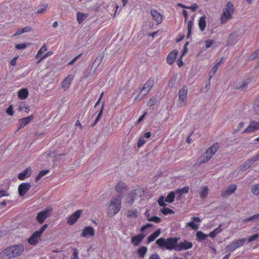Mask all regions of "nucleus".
<instances>
[{
    "mask_svg": "<svg viewBox=\"0 0 259 259\" xmlns=\"http://www.w3.org/2000/svg\"><path fill=\"white\" fill-rule=\"evenodd\" d=\"M24 250L22 244L11 245L1 252L2 259H10L20 255Z\"/></svg>",
    "mask_w": 259,
    "mask_h": 259,
    "instance_id": "nucleus-1",
    "label": "nucleus"
},
{
    "mask_svg": "<svg viewBox=\"0 0 259 259\" xmlns=\"http://www.w3.org/2000/svg\"><path fill=\"white\" fill-rule=\"evenodd\" d=\"M179 238L168 237L166 239L160 237L156 241V244L158 247L161 249L168 250H176V245Z\"/></svg>",
    "mask_w": 259,
    "mask_h": 259,
    "instance_id": "nucleus-2",
    "label": "nucleus"
},
{
    "mask_svg": "<svg viewBox=\"0 0 259 259\" xmlns=\"http://www.w3.org/2000/svg\"><path fill=\"white\" fill-rule=\"evenodd\" d=\"M122 198L121 194H120L111 198L108 210L109 215L111 217L114 216L120 211L121 207Z\"/></svg>",
    "mask_w": 259,
    "mask_h": 259,
    "instance_id": "nucleus-3",
    "label": "nucleus"
},
{
    "mask_svg": "<svg viewBox=\"0 0 259 259\" xmlns=\"http://www.w3.org/2000/svg\"><path fill=\"white\" fill-rule=\"evenodd\" d=\"M219 148V145L218 143H216L208 148L206 152L201 155L200 157L201 162L205 163L208 161L218 151Z\"/></svg>",
    "mask_w": 259,
    "mask_h": 259,
    "instance_id": "nucleus-4",
    "label": "nucleus"
},
{
    "mask_svg": "<svg viewBox=\"0 0 259 259\" xmlns=\"http://www.w3.org/2000/svg\"><path fill=\"white\" fill-rule=\"evenodd\" d=\"M234 12V6L230 2H228L226 5V8L223 9V14L221 16L222 23L226 22L228 19L232 18V13Z\"/></svg>",
    "mask_w": 259,
    "mask_h": 259,
    "instance_id": "nucleus-5",
    "label": "nucleus"
},
{
    "mask_svg": "<svg viewBox=\"0 0 259 259\" xmlns=\"http://www.w3.org/2000/svg\"><path fill=\"white\" fill-rule=\"evenodd\" d=\"M246 241V239L245 238L234 240L227 245L225 249L227 251H233L236 249L242 246Z\"/></svg>",
    "mask_w": 259,
    "mask_h": 259,
    "instance_id": "nucleus-6",
    "label": "nucleus"
},
{
    "mask_svg": "<svg viewBox=\"0 0 259 259\" xmlns=\"http://www.w3.org/2000/svg\"><path fill=\"white\" fill-rule=\"evenodd\" d=\"M188 88L186 85L179 92V100L180 106L184 105L187 101Z\"/></svg>",
    "mask_w": 259,
    "mask_h": 259,
    "instance_id": "nucleus-7",
    "label": "nucleus"
},
{
    "mask_svg": "<svg viewBox=\"0 0 259 259\" xmlns=\"http://www.w3.org/2000/svg\"><path fill=\"white\" fill-rule=\"evenodd\" d=\"M82 212V210L78 209L75 211L74 213H73L69 217H68L67 220V223L69 225H73L74 224L78 219L80 217L81 214Z\"/></svg>",
    "mask_w": 259,
    "mask_h": 259,
    "instance_id": "nucleus-8",
    "label": "nucleus"
},
{
    "mask_svg": "<svg viewBox=\"0 0 259 259\" xmlns=\"http://www.w3.org/2000/svg\"><path fill=\"white\" fill-rule=\"evenodd\" d=\"M258 130H259V121L251 120L249 125L243 131L242 133H251Z\"/></svg>",
    "mask_w": 259,
    "mask_h": 259,
    "instance_id": "nucleus-9",
    "label": "nucleus"
},
{
    "mask_svg": "<svg viewBox=\"0 0 259 259\" xmlns=\"http://www.w3.org/2000/svg\"><path fill=\"white\" fill-rule=\"evenodd\" d=\"M193 244L191 242L185 240L178 243L177 241V245H176V251H180L182 250H186L191 248Z\"/></svg>",
    "mask_w": 259,
    "mask_h": 259,
    "instance_id": "nucleus-10",
    "label": "nucleus"
},
{
    "mask_svg": "<svg viewBox=\"0 0 259 259\" xmlns=\"http://www.w3.org/2000/svg\"><path fill=\"white\" fill-rule=\"evenodd\" d=\"M30 183H23L18 187V193L20 196H24L26 193L29 190L31 187Z\"/></svg>",
    "mask_w": 259,
    "mask_h": 259,
    "instance_id": "nucleus-11",
    "label": "nucleus"
},
{
    "mask_svg": "<svg viewBox=\"0 0 259 259\" xmlns=\"http://www.w3.org/2000/svg\"><path fill=\"white\" fill-rule=\"evenodd\" d=\"M154 78H150L145 83L143 88L141 89V93L144 92L143 96H146L151 90L154 84Z\"/></svg>",
    "mask_w": 259,
    "mask_h": 259,
    "instance_id": "nucleus-12",
    "label": "nucleus"
},
{
    "mask_svg": "<svg viewBox=\"0 0 259 259\" xmlns=\"http://www.w3.org/2000/svg\"><path fill=\"white\" fill-rule=\"evenodd\" d=\"M50 210L45 209L39 212L36 216V219L40 224H42L45 220L49 217Z\"/></svg>",
    "mask_w": 259,
    "mask_h": 259,
    "instance_id": "nucleus-13",
    "label": "nucleus"
},
{
    "mask_svg": "<svg viewBox=\"0 0 259 259\" xmlns=\"http://www.w3.org/2000/svg\"><path fill=\"white\" fill-rule=\"evenodd\" d=\"M105 56V53L104 52H101L99 55L97 56V57L96 58L95 61H94L92 67H95V68L93 70V73H95V72L96 71L97 69L98 68L101 62H102V60L104 57Z\"/></svg>",
    "mask_w": 259,
    "mask_h": 259,
    "instance_id": "nucleus-14",
    "label": "nucleus"
},
{
    "mask_svg": "<svg viewBox=\"0 0 259 259\" xmlns=\"http://www.w3.org/2000/svg\"><path fill=\"white\" fill-rule=\"evenodd\" d=\"M146 235L143 233L135 235L132 237L131 242L135 246H138L143 240L145 237Z\"/></svg>",
    "mask_w": 259,
    "mask_h": 259,
    "instance_id": "nucleus-15",
    "label": "nucleus"
},
{
    "mask_svg": "<svg viewBox=\"0 0 259 259\" xmlns=\"http://www.w3.org/2000/svg\"><path fill=\"white\" fill-rule=\"evenodd\" d=\"M33 118V116L32 115L29 116L28 117H24L21 119H20L18 121V123L19 124V127L18 130L23 128L26 125L28 124L30 121Z\"/></svg>",
    "mask_w": 259,
    "mask_h": 259,
    "instance_id": "nucleus-16",
    "label": "nucleus"
},
{
    "mask_svg": "<svg viewBox=\"0 0 259 259\" xmlns=\"http://www.w3.org/2000/svg\"><path fill=\"white\" fill-rule=\"evenodd\" d=\"M74 76L73 75H69L62 82V88L65 90H67L69 88L71 83L73 79Z\"/></svg>",
    "mask_w": 259,
    "mask_h": 259,
    "instance_id": "nucleus-17",
    "label": "nucleus"
},
{
    "mask_svg": "<svg viewBox=\"0 0 259 259\" xmlns=\"http://www.w3.org/2000/svg\"><path fill=\"white\" fill-rule=\"evenodd\" d=\"M236 187L235 184L229 185L226 190L222 191V196L225 197L230 195L236 190Z\"/></svg>",
    "mask_w": 259,
    "mask_h": 259,
    "instance_id": "nucleus-18",
    "label": "nucleus"
},
{
    "mask_svg": "<svg viewBox=\"0 0 259 259\" xmlns=\"http://www.w3.org/2000/svg\"><path fill=\"white\" fill-rule=\"evenodd\" d=\"M161 233V229L160 228L158 229L154 233L149 235L147 238V244H149L151 242L154 241Z\"/></svg>",
    "mask_w": 259,
    "mask_h": 259,
    "instance_id": "nucleus-19",
    "label": "nucleus"
},
{
    "mask_svg": "<svg viewBox=\"0 0 259 259\" xmlns=\"http://www.w3.org/2000/svg\"><path fill=\"white\" fill-rule=\"evenodd\" d=\"M95 235V230L91 227H85L82 232V237L93 236Z\"/></svg>",
    "mask_w": 259,
    "mask_h": 259,
    "instance_id": "nucleus-20",
    "label": "nucleus"
},
{
    "mask_svg": "<svg viewBox=\"0 0 259 259\" xmlns=\"http://www.w3.org/2000/svg\"><path fill=\"white\" fill-rule=\"evenodd\" d=\"M40 236L37 232H35L32 236L29 238L28 241L31 245H35L38 242V239L40 238Z\"/></svg>",
    "mask_w": 259,
    "mask_h": 259,
    "instance_id": "nucleus-21",
    "label": "nucleus"
},
{
    "mask_svg": "<svg viewBox=\"0 0 259 259\" xmlns=\"http://www.w3.org/2000/svg\"><path fill=\"white\" fill-rule=\"evenodd\" d=\"M137 193L135 190L131 192L126 198V203L128 204L130 206L132 205L137 196Z\"/></svg>",
    "mask_w": 259,
    "mask_h": 259,
    "instance_id": "nucleus-22",
    "label": "nucleus"
},
{
    "mask_svg": "<svg viewBox=\"0 0 259 259\" xmlns=\"http://www.w3.org/2000/svg\"><path fill=\"white\" fill-rule=\"evenodd\" d=\"M177 55L178 52L177 51H174L170 53L167 57V63L169 65L172 64L176 60Z\"/></svg>",
    "mask_w": 259,
    "mask_h": 259,
    "instance_id": "nucleus-23",
    "label": "nucleus"
},
{
    "mask_svg": "<svg viewBox=\"0 0 259 259\" xmlns=\"http://www.w3.org/2000/svg\"><path fill=\"white\" fill-rule=\"evenodd\" d=\"M150 13L153 19L157 22L158 24H159L162 22V17L159 12L155 10H152Z\"/></svg>",
    "mask_w": 259,
    "mask_h": 259,
    "instance_id": "nucleus-24",
    "label": "nucleus"
},
{
    "mask_svg": "<svg viewBox=\"0 0 259 259\" xmlns=\"http://www.w3.org/2000/svg\"><path fill=\"white\" fill-rule=\"evenodd\" d=\"M31 171V169L30 167H27L23 172L18 175V178L20 180H24L26 177H28L30 176V173L28 174V172H30Z\"/></svg>",
    "mask_w": 259,
    "mask_h": 259,
    "instance_id": "nucleus-25",
    "label": "nucleus"
},
{
    "mask_svg": "<svg viewBox=\"0 0 259 259\" xmlns=\"http://www.w3.org/2000/svg\"><path fill=\"white\" fill-rule=\"evenodd\" d=\"M206 17L205 15L201 16L199 19L198 26L201 31H203L205 29L206 25Z\"/></svg>",
    "mask_w": 259,
    "mask_h": 259,
    "instance_id": "nucleus-26",
    "label": "nucleus"
},
{
    "mask_svg": "<svg viewBox=\"0 0 259 259\" xmlns=\"http://www.w3.org/2000/svg\"><path fill=\"white\" fill-rule=\"evenodd\" d=\"M28 91L26 88L21 89L18 92V97L21 100L26 99L28 96Z\"/></svg>",
    "mask_w": 259,
    "mask_h": 259,
    "instance_id": "nucleus-27",
    "label": "nucleus"
},
{
    "mask_svg": "<svg viewBox=\"0 0 259 259\" xmlns=\"http://www.w3.org/2000/svg\"><path fill=\"white\" fill-rule=\"evenodd\" d=\"M104 105H105V102H103L102 104V106H101V109H100L97 117L96 118L94 122L93 123V124H92L91 125V127H94L100 120L101 117L103 114Z\"/></svg>",
    "mask_w": 259,
    "mask_h": 259,
    "instance_id": "nucleus-28",
    "label": "nucleus"
},
{
    "mask_svg": "<svg viewBox=\"0 0 259 259\" xmlns=\"http://www.w3.org/2000/svg\"><path fill=\"white\" fill-rule=\"evenodd\" d=\"M189 191L188 187H184L176 191V193L178 195V199H181L183 194L187 193Z\"/></svg>",
    "mask_w": 259,
    "mask_h": 259,
    "instance_id": "nucleus-29",
    "label": "nucleus"
},
{
    "mask_svg": "<svg viewBox=\"0 0 259 259\" xmlns=\"http://www.w3.org/2000/svg\"><path fill=\"white\" fill-rule=\"evenodd\" d=\"M148 251V248L145 246L140 247L137 250V253L139 257L143 258Z\"/></svg>",
    "mask_w": 259,
    "mask_h": 259,
    "instance_id": "nucleus-30",
    "label": "nucleus"
},
{
    "mask_svg": "<svg viewBox=\"0 0 259 259\" xmlns=\"http://www.w3.org/2000/svg\"><path fill=\"white\" fill-rule=\"evenodd\" d=\"M77 21L78 23L81 24L84 19L88 16V14L87 13H83L81 12H78L77 13Z\"/></svg>",
    "mask_w": 259,
    "mask_h": 259,
    "instance_id": "nucleus-31",
    "label": "nucleus"
},
{
    "mask_svg": "<svg viewBox=\"0 0 259 259\" xmlns=\"http://www.w3.org/2000/svg\"><path fill=\"white\" fill-rule=\"evenodd\" d=\"M196 236L197 237V240H198V241L199 242L205 240L207 238V237L209 236L208 235H206L203 233L201 231H197L196 232Z\"/></svg>",
    "mask_w": 259,
    "mask_h": 259,
    "instance_id": "nucleus-32",
    "label": "nucleus"
},
{
    "mask_svg": "<svg viewBox=\"0 0 259 259\" xmlns=\"http://www.w3.org/2000/svg\"><path fill=\"white\" fill-rule=\"evenodd\" d=\"M222 225V224H220L218 228L211 232L208 234V236L211 238L215 237L218 233H220L223 230V229L221 228Z\"/></svg>",
    "mask_w": 259,
    "mask_h": 259,
    "instance_id": "nucleus-33",
    "label": "nucleus"
},
{
    "mask_svg": "<svg viewBox=\"0 0 259 259\" xmlns=\"http://www.w3.org/2000/svg\"><path fill=\"white\" fill-rule=\"evenodd\" d=\"M259 219V213L254 215H253L252 216H251L248 218L245 219L243 220L242 222L244 223H247L249 222H255L256 220H258Z\"/></svg>",
    "mask_w": 259,
    "mask_h": 259,
    "instance_id": "nucleus-34",
    "label": "nucleus"
},
{
    "mask_svg": "<svg viewBox=\"0 0 259 259\" xmlns=\"http://www.w3.org/2000/svg\"><path fill=\"white\" fill-rule=\"evenodd\" d=\"M175 194L176 193H175L173 191H171L165 198V201L167 202L172 203L175 200Z\"/></svg>",
    "mask_w": 259,
    "mask_h": 259,
    "instance_id": "nucleus-35",
    "label": "nucleus"
},
{
    "mask_svg": "<svg viewBox=\"0 0 259 259\" xmlns=\"http://www.w3.org/2000/svg\"><path fill=\"white\" fill-rule=\"evenodd\" d=\"M177 74H173L171 76V77H170V79L168 81V82L167 83V86L169 88H172L174 87V84H175V83L176 82V81L177 80Z\"/></svg>",
    "mask_w": 259,
    "mask_h": 259,
    "instance_id": "nucleus-36",
    "label": "nucleus"
},
{
    "mask_svg": "<svg viewBox=\"0 0 259 259\" xmlns=\"http://www.w3.org/2000/svg\"><path fill=\"white\" fill-rule=\"evenodd\" d=\"M208 188L207 186H205L202 188L200 192V195L201 199H204L208 194Z\"/></svg>",
    "mask_w": 259,
    "mask_h": 259,
    "instance_id": "nucleus-37",
    "label": "nucleus"
},
{
    "mask_svg": "<svg viewBox=\"0 0 259 259\" xmlns=\"http://www.w3.org/2000/svg\"><path fill=\"white\" fill-rule=\"evenodd\" d=\"M125 187L126 185L124 183L119 182L116 185L115 189L118 192H121L122 190L125 188Z\"/></svg>",
    "mask_w": 259,
    "mask_h": 259,
    "instance_id": "nucleus-38",
    "label": "nucleus"
},
{
    "mask_svg": "<svg viewBox=\"0 0 259 259\" xmlns=\"http://www.w3.org/2000/svg\"><path fill=\"white\" fill-rule=\"evenodd\" d=\"M127 217L128 218H137L138 217V211L136 209H130L127 212Z\"/></svg>",
    "mask_w": 259,
    "mask_h": 259,
    "instance_id": "nucleus-39",
    "label": "nucleus"
},
{
    "mask_svg": "<svg viewBox=\"0 0 259 259\" xmlns=\"http://www.w3.org/2000/svg\"><path fill=\"white\" fill-rule=\"evenodd\" d=\"M237 39L236 34L235 33H231L228 38V44L229 45H233Z\"/></svg>",
    "mask_w": 259,
    "mask_h": 259,
    "instance_id": "nucleus-40",
    "label": "nucleus"
},
{
    "mask_svg": "<svg viewBox=\"0 0 259 259\" xmlns=\"http://www.w3.org/2000/svg\"><path fill=\"white\" fill-rule=\"evenodd\" d=\"M50 170L48 169L42 170L39 171L37 176L35 178V181L37 182L43 176L46 175L49 172Z\"/></svg>",
    "mask_w": 259,
    "mask_h": 259,
    "instance_id": "nucleus-41",
    "label": "nucleus"
},
{
    "mask_svg": "<svg viewBox=\"0 0 259 259\" xmlns=\"http://www.w3.org/2000/svg\"><path fill=\"white\" fill-rule=\"evenodd\" d=\"M251 191L255 195L259 194V184L253 185L251 187Z\"/></svg>",
    "mask_w": 259,
    "mask_h": 259,
    "instance_id": "nucleus-42",
    "label": "nucleus"
},
{
    "mask_svg": "<svg viewBox=\"0 0 259 259\" xmlns=\"http://www.w3.org/2000/svg\"><path fill=\"white\" fill-rule=\"evenodd\" d=\"M160 211L164 215L174 213V211L168 207H163L161 209Z\"/></svg>",
    "mask_w": 259,
    "mask_h": 259,
    "instance_id": "nucleus-43",
    "label": "nucleus"
},
{
    "mask_svg": "<svg viewBox=\"0 0 259 259\" xmlns=\"http://www.w3.org/2000/svg\"><path fill=\"white\" fill-rule=\"evenodd\" d=\"M259 160V155L258 154H256L253 156L252 158L248 159L247 161L249 163V164L252 165L255 162Z\"/></svg>",
    "mask_w": 259,
    "mask_h": 259,
    "instance_id": "nucleus-44",
    "label": "nucleus"
},
{
    "mask_svg": "<svg viewBox=\"0 0 259 259\" xmlns=\"http://www.w3.org/2000/svg\"><path fill=\"white\" fill-rule=\"evenodd\" d=\"M157 102V100L156 99V97H153L151 98H150L148 102H147V106L151 107L154 105H155Z\"/></svg>",
    "mask_w": 259,
    "mask_h": 259,
    "instance_id": "nucleus-45",
    "label": "nucleus"
},
{
    "mask_svg": "<svg viewBox=\"0 0 259 259\" xmlns=\"http://www.w3.org/2000/svg\"><path fill=\"white\" fill-rule=\"evenodd\" d=\"M47 48L45 45H44L40 50L38 51L36 57L37 58L38 56L41 55L47 51Z\"/></svg>",
    "mask_w": 259,
    "mask_h": 259,
    "instance_id": "nucleus-46",
    "label": "nucleus"
},
{
    "mask_svg": "<svg viewBox=\"0 0 259 259\" xmlns=\"http://www.w3.org/2000/svg\"><path fill=\"white\" fill-rule=\"evenodd\" d=\"M148 221L153 222L156 223H159L161 221V219L158 217L154 216L148 219Z\"/></svg>",
    "mask_w": 259,
    "mask_h": 259,
    "instance_id": "nucleus-47",
    "label": "nucleus"
},
{
    "mask_svg": "<svg viewBox=\"0 0 259 259\" xmlns=\"http://www.w3.org/2000/svg\"><path fill=\"white\" fill-rule=\"evenodd\" d=\"M187 226L191 227L192 229L197 230L199 228L198 225L196 224L194 222L192 221L187 224Z\"/></svg>",
    "mask_w": 259,
    "mask_h": 259,
    "instance_id": "nucleus-48",
    "label": "nucleus"
},
{
    "mask_svg": "<svg viewBox=\"0 0 259 259\" xmlns=\"http://www.w3.org/2000/svg\"><path fill=\"white\" fill-rule=\"evenodd\" d=\"M259 57V50L255 51L250 55L249 59L250 60H254Z\"/></svg>",
    "mask_w": 259,
    "mask_h": 259,
    "instance_id": "nucleus-49",
    "label": "nucleus"
},
{
    "mask_svg": "<svg viewBox=\"0 0 259 259\" xmlns=\"http://www.w3.org/2000/svg\"><path fill=\"white\" fill-rule=\"evenodd\" d=\"M251 166V165L249 164V163L247 161H246L243 163V164L241 166V169L242 170L245 171L248 169L249 167H250Z\"/></svg>",
    "mask_w": 259,
    "mask_h": 259,
    "instance_id": "nucleus-50",
    "label": "nucleus"
},
{
    "mask_svg": "<svg viewBox=\"0 0 259 259\" xmlns=\"http://www.w3.org/2000/svg\"><path fill=\"white\" fill-rule=\"evenodd\" d=\"M218 69V68H217V67L215 66L214 65L212 68L211 70L209 71V72L208 73V75H209V80L211 79V78L212 77L213 75L215 73V72L217 71Z\"/></svg>",
    "mask_w": 259,
    "mask_h": 259,
    "instance_id": "nucleus-51",
    "label": "nucleus"
},
{
    "mask_svg": "<svg viewBox=\"0 0 259 259\" xmlns=\"http://www.w3.org/2000/svg\"><path fill=\"white\" fill-rule=\"evenodd\" d=\"M164 197L163 196H161L159 199H158V203L160 206H165L166 204L164 202Z\"/></svg>",
    "mask_w": 259,
    "mask_h": 259,
    "instance_id": "nucleus-52",
    "label": "nucleus"
},
{
    "mask_svg": "<svg viewBox=\"0 0 259 259\" xmlns=\"http://www.w3.org/2000/svg\"><path fill=\"white\" fill-rule=\"evenodd\" d=\"M259 237V234L256 233L249 237L248 241L249 242H252L256 240Z\"/></svg>",
    "mask_w": 259,
    "mask_h": 259,
    "instance_id": "nucleus-53",
    "label": "nucleus"
},
{
    "mask_svg": "<svg viewBox=\"0 0 259 259\" xmlns=\"http://www.w3.org/2000/svg\"><path fill=\"white\" fill-rule=\"evenodd\" d=\"M28 45L25 43L17 44L15 46V48L17 50H23L25 49Z\"/></svg>",
    "mask_w": 259,
    "mask_h": 259,
    "instance_id": "nucleus-54",
    "label": "nucleus"
},
{
    "mask_svg": "<svg viewBox=\"0 0 259 259\" xmlns=\"http://www.w3.org/2000/svg\"><path fill=\"white\" fill-rule=\"evenodd\" d=\"M146 140L144 139L143 137H141L138 141V142L137 143V146L138 147H142L145 143Z\"/></svg>",
    "mask_w": 259,
    "mask_h": 259,
    "instance_id": "nucleus-55",
    "label": "nucleus"
},
{
    "mask_svg": "<svg viewBox=\"0 0 259 259\" xmlns=\"http://www.w3.org/2000/svg\"><path fill=\"white\" fill-rule=\"evenodd\" d=\"M214 44L213 40H206L205 42V47L206 49L209 48Z\"/></svg>",
    "mask_w": 259,
    "mask_h": 259,
    "instance_id": "nucleus-56",
    "label": "nucleus"
},
{
    "mask_svg": "<svg viewBox=\"0 0 259 259\" xmlns=\"http://www.w3.org/2000/svg\"><path fill=\"white\" fill-rule=\"evenodd\" d=\"M48 225L47 224H45L38 231H36V232L38 233V234L41 236V235L42 234V233L46 230V229L48 227Z\"/></svg>",
    "mask_w": 259,
    "mask_h": 259,
    "instance_id": "nucleus-57",
    "label": "nucleus"
},
{
    "mask_svg": "<svg viewBox=\"0 0 259 259\" xmlns=\"http://www.w3.org/2000/svg\"><path fill=\"white\" fill-rule=\"evenodd\" d=\"M210 85V80H209V78L207 83L206 84L205 87L204 88L201 89V91L202 92H206L208 91V90L209 89Z\"/></svg>",
    "mask_w": 259,
    "mask_h": 259,
    "instance_id": "nucleus-58",
    "label": "nucleus"
},
{
    "mask_svg": "<svg viewBox=\"0 0 259 259\" xmlns=\"http://www.w3.org/2000/svg\"><path fill=\"white\" fill-rule=\"evenodd\" d=\"M8 114L10 115H13L14 114V111H13V108L12 105H10L9 106V107L7 109L6 111Z\"/></svg>",
    "mask_w": 259,
    "mask_h": 259,
    "instance_id": "nucleus-59",
    "label": "nucleus"
},
{
    "mask_svg": "<svg viewBox=\"0 0 259 259\" xmlns=\"http://www.w3.org/2000/svg\"><path fill=\"white\" fill-rule=\"evenodd\" d=\"M78 254V250L76 248L73 249V257L72 259H79Z\"/></svg>",
    "mask_w": 259,
    "mask_h": 259,
    "instance_id": "nucleus-60",
    "label": "nucleus"
},
{
    "mask_svg": "<svg viewBox=\"0 0 259 259\" xmlns=\"http://www.w3.org/2000/svg\"><path fill=\"white\" fill-rule=\"evenodd\" d=\"M47 6V5H43L41 8H39L37 9V13L39 14L44 12L46 11Z\"/></svg>",
    "mask_w": 259,
    "mask_h": 259,
    "instance_id": "nucleus-61",
    "label": "nucleus"
},
{
    "mask_svg": "<svg viewBox=\"0 0 259 259\" xmlns=\"http://www.w3.org/2000/svg\"><path fill=\"white\" fill-rule=\"evenodd\" d=\"M81 54H80L79 55L75 57L74 58H73L71 61L68 63V65L70 66L73 65L74 63V62L77 60V59L81 56Z\"/></svg>",
    "mask_w": 259,
    "mask_h": 259,
    "instance_id": "nucleus-62",
    "label": "nucleus"
},
{
    "mask_svg": "<svg viewBox=\"0 0 259 259\" xmlns=\"http://www.w3.org/2000/svg\"><path fill=\"white\" fill-rule=\"evenodd\" d=\"M148 259H161L159 255L157 253H152Z\"/></svg>",
    "mask_w": 259,
    "mask_h": 259,
    "instance_id": "nucleus-63",
    "label": "nucleus"
},
{
    "mask_svg": "<svg viewBox=\"0 0 259 259\" xmlns=\"http://www.w3.org/2000/svg\"><path fill=\"white\" fill-rule=\"evenodd\" d=\"M198 8V6L196 4H193L191 6L187 7V9H190L192 11H195Z\"/></svg>",
    "mask_w": 259,
    "mask_h": 259,
    "instance_id": "nucleus-64",
    "label": "nucleus"
}]
</instances>
